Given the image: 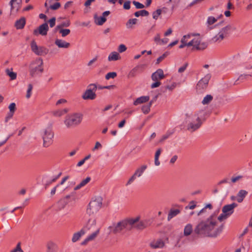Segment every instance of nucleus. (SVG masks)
I'll return each instance as SVG.
<instances>
[{
  "label": "nucleus",
  "instance_id": "obj_1",
  "mask_svg": "<svg viewBox=\"0 0 252 252\" xmlns=\"http://www.w3.org/2000/svg\"><path fill=\"white\" fill-rule=\"evenodd\" d=\"M139 217L135 218H126L124 219L113 226H110L108 228L110 233L114 234H124L127 231L131 230L133 228L142 230L148 226V222L146 220L139 221Z\"/></svg>",
  "mask_w": 252,
  "mask_h": 252
},
{
  "label": "nucleus",
  "instance_id": "obj_2",
  "mask_svg": "<svg viewBox=\"0 0 252 252\" xmlns=\"http://www.w3.org/2000/svg\"><path fill=\"white\" fill-rule=\"evenodd\" d=\"M217 223L216 215L212 214L206 220L200 221L196 226L194 233L203 237H216L222 232L223 228V225L221 224L214 230Z\"/></svg>",
  "mask_w": 252,
  "mask_h": 252
},
{
  "label": "nucleus",
  "instance_id": "obj_3",
  "mask_svg": "<svg viewBox=\"0 0 252 252\" xmlns=\"http://www.w3.org/2000/svg\"><path fill=\"white\" fill-rule=\"evenodd\" d=\"M206 112L201 110L195 113L194 115L186 114V122L188 123L187 129L194 132L200 127L203 122L205 121V116Z\"/></svg>",
  "mask_w": 252,
  "mask_h": 252
},
{
  "label": "nucleus",
  "instance_id": "obj_4",
  "mask_svg": "<svg viewBox=\"0 0 252 252\" xmlns=\"http://www.w3.org/2000/svg\"><path fill=\"white\" fill-rule=\"evenodd\" d=\"M83 115L81 113H74L66 116L64 124L68 128H73L79 126L82 122Z\"/></svg>",
  "mask_w": 252,
  "mask_h": 252
},
{
  "label": "nucleus",
  "instance_id": "obj_5",
  "mask_svg": "<svg viewBox=\"0 0 252 252\" xmlns=\"http://www.w3.org/2000/svg\"><path fill=\"white\" fill-rule=\"evenodd\" d=\"M102 206V199L98 197L94 200H92L89 203L87 209V214L89 216L96 214Z\"/></svg>",
  "mask_w": 252,
  "mask_h": 252
},
{
  "label": "nucleus",
  "instance_id": "obj_6",
  "mask_svg": "<svg viewBox=\"0 0 252 252\" xmlns=\"http://www.w3.org/2000/svg\"><path fill=\"white\" fill-rule=\"evenodd\" d=\"M54 136L51 126H48L44 129L42 134L44 147H48L53 143Z\"/></svg>",
  "mask_w": 252,
  "mask_h": 252
},
{
  "label": "nucleus",
  "instance_id": "obj_7",
  "mask_svg": "<svg viewBox=\"0 0 252 252\" xmlns=\"http://www.w3.org/2000/svg\"><path fill=\"white\" fill-rule=\"evenodd\" d=\"M43 60L39 58L36 60L30 67V75L34 77L38 74L41 73L43 71Z\"/></svg>",
  "mask_w": 252,
  "mask_h": 252
},
{
  "label": "nucleus",
  "instance_id": "obj_8",
  "mask_svg": "<svg viewBox=\"0 0 252 252\" xmlns=\"http://www.w3.org/2000/svg\"><path fill=\"white\" fill-rule=\"evenodd\" d=\"M211 77L210 74H207L204 77L200 80L196 86V92L197 94L203 93L207 88L209 81Z\"/></svg>",
  "mask_w": 252,
  "mask_h": 252
},
{
  "label": "nucleus",
  "instance_id": "obj_9",
  "mask_svg": "<svg viewBox=\"0 0 252 252\" xmlns=\"http://www.w3.org/2000/svg\"><path fill=\"white\" fill-rule=\"evenodd\" d=\"M96 90V85L95 84H91L89 85L87 87V89L82 95V98L85 100L94 99L96 96L95 93Z\"/></svg>",
  "mask_w": 252,
  "mask_h": 252
},
{
  "label": "nucleus",
  "instance_id": "obj_10",
  "mask_svg": "<svg viewBox=\"0 0 252 252\" xmlns=\"http://www.w3.org/2000/svg\"><path fill=\"white\" fill-rule=\"evenodd\" d=\"M31 47L32 51L38 56H45L49 52V50L47 48L43 46H38L34 40L31 42Z\"/></svg>",
  "mask_w": 252,
  "mask_h": 252
},
{
  "label": "nucleus",
  "instance_id": "obj_11",
  "mask_svg": "<svg viewBox=\"0 0 252 252\" xmlns=\"http://www.w3.org/2000/svg\"><path fill=\"white\" fill-rule=\"evenodd\" d=\"M70 197V195H67L64 197L60 199L58 202L53 205V210L55 211L58 212L64 209L66 205L68 203V200Z\"/></svg>",
  "mask_w": 252,
  "mask_h": 252
},
{
  "label": "nucleus",
  "instance_id": "obj_12",
  "mask_svg": "<svg viewBox=\"0 0 252 252\" xmlns=\"http://www.w3.org/2000/svg\"><path fill=\"white\" fill-rule=\"evenodd\" d=\"M146 165H143L141 167L138 168L135 171L133 175L129 178L126 184V186L130 185L136 179V177H140L147 169Z\"/></svg>",
  "mask_w": 252,
  "mask_h": 252
},
{
  "label": "nucleus",
  "instance_id": "obj_13",
  "mask_svg": "<svg viewBox=\"0 0 252 252\" xmlns=\"http://www.w3.org/2000/svg\"><path fill=\"white\" fill-rule=\"evenodd\" d=\"M193 49L195 48L197 50H204L206 49L208 44L206 42H201V40L199 37L197 38L192 39Z\"/></svg>",
  "mask_w": 252,
  "mask_h": 252
},
{
  "label": "nucleus",
  "instance_id": "obj_14",
  "mask_svg": "<svg viewBox=\"0 0 252 252\" xmlns=\"http://www.w3.org/2000/svg\"><path fill=\"white\" fill-rule=\"evenodd\" d=\"M96 219L94 218H91L89 219L86 224L82 229H84V230H94L96 227Z\"/></svg>",
  "mask_w": 252,
  "mask_h": 252
},
{
  "label": "nucleus",
  "instance_id": "obj_15",
  "mask_svg": "<svg viewBox=\"0 0 252 252\" xmlns=\"http://www.w3.org/2000/svg\"><path fill=\"white\" fill-rule=\"evenodd\" d=\"M146 64H140L137 65L130 71L128 74L129 77H134L137 73L143 72L144 70Z\"/></svg>",
  "mask_w": 252,
  "mask_h": 252
},
{
  "label": "nucleus",
  "instance_id": "obj_16",
  "mask_svg": "<svg viewBox=\"0 0 252 252\" xmlns=\"http://www.w3.org/2000/svg\"><path fill=\"white\" fill-rule=\"evenodd\" d=\"M238 205L236 203L224 205L222 208V211L223 213L228 214V216H230L234 212V209Z\"/></svg>",
  "mask_w": 252,
  "mask_h": 252
},
{
  "label": "nucleus",
  "instance_id": "obj_17",
  "mask_svg": "<svg viewBox=\"0 0 252 252\" xmlns=\"http://www.w3.org/2000/svg\"><path fill=\"white\" fill-rule=\"evenodd\" d=\"M70 25V22L68 20H65L58 24L56 27V30L59 32H70L69 29H64V27H68Z\"/></svg>",
  "mask_w": 252,
  "mask_h": 252
},
{
  "label": "nucleus",
  "instance_id": "obj_18",
  "mask_svg": "<svg viewBox=\"0 0 252 252\" xmlns=\"http://www.w3.org/2000/svg\"><path fill=\"white\" fill-rule=\"evenodd\" d=\"M22 0H11L9 4L11 6V11L17 12L21 7Z\"/></svg>",
  "mask_w": 252,
  "mask_h": 252
},
{
  "label": "nucleus",
  "instance_id": "obj_19",
  "mask_svg": "<svg viewBox=\"0 0 252 252\" xmlns=\"http://www.w3.org/2000/svg\"><path fill=\"white\" fill-rule=\"evenodd\" d=\"M229 32H218V33L212 38L214 42H220L223 39L229 36Z\"/></svg>",
  "mask_w": 252,
  "mask_h": 252
},
{
  "label": "nucleus",
  "instance_id": "obj_20",
  "mask_svg": "<svg viewBox=\"0 0 252 252\" xmlns=\"http://www.w3.org/2000/svg\"><path fill=\"white\" fill-rule=\"evenodd\" d=\"M195 34H188V35H184L182 39H181V44L179 46V48H183L184 47L187 46H192V39L190 40L189 42H187V41H185V39L187 38H190L191 36H194Z\"/></svg>",
  "mask_w": 252,
  "mask_h": 252
},
{
  "label": "nucleus",
  "instance_id": "obj_21",
  "mask_svg": "<svg viewBox=\"0 0 252 252\" xmlns=\"http://www.w3.org/2000/svg\"><path fill=\"white\" fill-rule=\"evenodd\" d=\"M165 245L164 242L161 239H158L152 241L150 244V246L153 249L162 248Z\"/></svg>",
  "mask_w": 252,
  "mask_h": 252
},
{
  "label": "nucleus",
  "instance_id": "obj_22",
  "mask_svg": "<svg viewBox=\"0 0 252 252\" xmlns=\"http://www.w3.org/2000/svg\"><path fill=\"white\" fill-rule=\"evenodd\" d=\"M164 77L163 71L161 69H158L152 75V79L154 81L161 80Z\"/></svg>",
  "mask_w": 252,
  "mask_h": 252
},
{
  "label": "nucleus",
  "instance_id": "obj_23",
  "mask_svg": "<svg viewBox=\"0 0 252 252\" xmlns=\"http://www.w3.org/2000/svg\"><path fill=\"white\" fill-rule=\"evenodd\" d=\"M221 17H222V14H220V16H218L216 17L212 16H209L206 21V25L207 27H210V29H211L212 27H211V26L216 23Z\"/></svg>",
  "mask_w": 252,
  "mask_h": 252
},
{
  "label": "nucleus",
  "instance_id": "obj_24",
  "mask_svg": "<svg viewBox=\"0 0 252 252\" xmlns=\"http://www.w3.org/2000/svg\"><path fill=\"white\" fill-rule=\"evenodd\" d=\"M85 233L86 231L84 230V229H81L79 231L74 233L71 240L72 242L75 243L78 241L81 237Z\"/></svg>",
  "mask_w": 252,
  "mask_h": 252
},
{
  "label": "nucleus",
  "instance_id": "obj_25",
  "mask_svg": "<svg viewBox=\"0 0 252 252\" xmlns=\"http://www.w3.org/2000/svg\"><path fill=\"white\" fill-rule=\"evenodd\" d=\"M150 99L149 96H142L136 99L133 102V105L135 106L138 105L148 102Z\"/></svg>",
  "mask_w": 252,
  "mask_h": 252
},
{
  "label": "nucleus",
  "instance_id": "obj_26",
  "mask_svg": "<svg viewBox=\"0 0 252 252\" xmlns=\"http://www.w3.org/2000/svg\"><path fill=\"white\" fill-rule=\"evenodd\" d=\"M247 194L248 191H247L245 190L241 189L240 190H239L237 195V201L239 203H241Z\"/></svg>",
  "mask_w": 252,
  "mask_h": 252
},
{
  "label": "nucleus",
  "instance_id": "obj_27",
  "mask_svg": "<svg viewBox=\"0 0 252 252\" xmlns=\"http://www.w3.org/2000/svg\"><path fill=\"white\" fill-rule=\"evenodd\" d=\"M55 43L59 48H67L70 46L69 43L63 41L61 39H57L55 40Z\"/></svg>",
  "mask_w": 252,
  "mask_h": 252
},
{
  "label": "nucleus",
  "instance_id": "obj_28",
  "mask_svg": "<svg viewBox=\"0 0 252 252\" xmlns=\"http://www.w3.org/2000/svg\"><path fill=\"white\" fill-rule=\"evenodd\" d=\"M26 24V19L24 17H22L19 20H17L15 24V26L17 29L20 30L23 29Z\"/></svg>",
  "mask_w": 252,
  "mask_h": 252
},
{
  "label": "nucleus",
  "instance_id": "obj_29",
  "mask_svg": "<svg viewBox=\"0 0 252 252\" xmlns=\"http://www.w3.org/2000/svg\"><path fill=\"white\" fill-rule=\"evenodd\" d=\"M121 58L120 55L116 52H113L109 55L108 60L109 61H117Z\"/></svg>",
  "mask_w": 252,
  "mask_h": 252
},
{
  "label": "nucleus",
  "instance_id": "obj_30",
  "mask_svg": "<svg viewBox=\"0 0 252 252\" xmlns=\"http://www.w3.org/2000/svg\"><path fill=\"white\" fill-rule=\"evenodd\" d=\"M193 231L192 226L191 224H188L184 228V235L185 236H188L191 234Z\"/></svg>",
  "mask_w": 252,
  "mask_h": 252
},
{
  "label": "nucleus",
  "instance_id": "obj_31",
  "mask_svg": "<svg viewBox=\"0 0 252 252\" xmlns=\"http://www.w3.org/2000/svg\"><path fill=\"white\" fill-rule=\"evenodd\" d=\"M180 213V210L179 209H171L168 213L167 220H170L174 217H175Z\"/></svg>",
  "mask_w": 252,
  "mask_h": 252
},
{
  "label": "nucleus",
  "instance_id": "obj_32",
  "mask_svg": "<svg viewBox=\"0 0 252 252\" xmlns=\"http://www.w3.org/2000/svg\"><path fill=\"white\" fill-rule=\"evenodd\" d=\"M48 30V26L46 23H43L40 25L38 29L35 30L34 32H47Z\"/></svg>",
  "mask_w": 252,
  "mask_h": 252
},
{
  "label": "nucleus",
  "instance_id": "obj_33",
  "mask_svg": "<svg viewBox=\"0 0 252 252\" xmlns=\"http://www.w3.org/2000/svg\"><path fill=\"white\" fill-rule=\"evenodd\" d=\"M94 18L95 23L98 25H102L106 21V18L102 16L95 17Z\"/></svg>",
  "mask_w": 252,
  "mask_h": 252
},
{
  "label": "nucleus",
  "instance_id": "obj_34",
  "mask_svg": "<svg viewBox=\"0 0 252 252\" xmlns=\"http://www.w3.org/2000/svg\"><path fill=\"white\" fill-rule=\"evenodd\" d=\"M213 99V97L211 94H207L205 96L203 100L202 101V103L203 105L208 104Z\"/></svg>",
  "mask_w": 252,
  "mask_h": 252
},
{
  "label": "nucleus",
  "instance_id": "obj_35",
  "mask_svg": "<svg viewBox=\"0 0 252 252\" xmlns=\"http://www.w3.org/2000/svg\"><path fill=\"white\" fill-rule=\"evenodd\" d=\"M149 14V12L146 10H141L134 13V15L137 17H138L140 16H147Z\"/></svg>",
  "mask_w": 252,
  "mask_h": 252
},
{
  "label": "nucleus",
  "instance_id": "obj_36",
  "mask_svg": "<svg viewBox=\"0 0 252 252\" xmlns=\"http://www.w3.org/2000/svg\"><path fill=\"white\" fill-rule=\"evenodd\" d=\"M6 74L9 76L11 80H15L17 77V74L15 72L11 71L10 69H6L5 70Z\"/></svg>",
  "mask_w": 252,
  "mask_h": 252
},
{
  "label": "nucleus",
  "instance_id": "obj_37",
  "mask_svg": "<svg viewBox=\"0 0 252 252\" xmlns=\"http://www.w3.org/2000/svg\"><path fill=\"white\" fill-rule=\"evenodd\" d=\"M152 105H151L149 103H148L147 105H145L142 106L141 108V110L143 112V113L145 114H147L149 113L150 111V108Z\"/></svg>",
  "mask_w": 252,
  "mask_h": 252
},
{
  "label": "nucleus",
  "instance_id": "obj_38",
  "mask_svg": "<svg viewBox=\"0 0 252 252\" xmlns=\"http://www.w3.org/2000/svg\"><path fill=\"white\" fill-rule=\"evenodd\" d=\"M100 228H97L94 232L88 236L90 241L94 240L99 233Z\"/></svg>",
  "mask_w": 252,
  "mask_h": 252
},
{
  "label": "nucleus",
  "instance_id": "obj_39",
  "mask_svg": "<svg viewBox=\"0 0 252 252\" xmlns=\"http://www.w3.org/2000/svg\"><path fill=\"white\" fill-rule=\"evenodd\" d=\"M169 53L168 52H165L161 56L158 57L156 62V64H159L162 61H163L166 57H167L169 55Z\"/></svg>",
  "mask_w": 252,
  "mask_h": 252
},
{
  "label": "nucleus",
  "instance_id": "obj_40",
  "mask_svg": "<svg viewBox=\"0 0 252 252\" xmlns=\"http://www.w3.org/2000/svg\"><path fill=\"white\" fill-rule=\"evenodd\" d=\"M117 76V73L115 72H110L105 75V79L109 80L110 78H114Z\"/></svg>",
  "mask_w": 252,
  "mask_h": 252
},
{
  "label": "nucleus",
  "instance_id": "obj_41",
  "mask_svg": "<svg viewBox=\"0 0 252 252\" xmlns=\"http://www.w3.org/2000/svg\"><path fill=\"white\" fill-rule=\"evenodd\" d=\"M32 88H33V87H32V84H29L28 85V88L27 94H26V97L27 98H29L31 97Z\"/></svg>",
  "mask_w": 252,
  "mask_h": 252
},
{
  "label": "nucleus",
  "instance_id": "obj_42",
  "mask_svg": "<svg viewBox=\"0 0 252 252\" xmlns=\"http://www.w3.org/2000/svg\"><path fill=\"white\" fill-rule=\"evenodd\" d=\"M177 86L176 83H173L171 85H167L164 88H162L164 90L163 91V92H164L166 90L168 89L170 91L173 90Z\"/></svg>",
  "mask_w": 252,
  "mask_h": 252
},
{
  "label": "nucleus",
  "instance_id": "obj_43",
  "mask_svg": "<svg viewBox=\"0 0 252 252\" xmlns=\"http://www.w3.org/2000/svg\"><path fill=\"white\" fill-rule=\"evenodd\" d=\"M161 13V10L158 9L153 13V18L157 20Z\"/></svg>",
  "mask_w": 252,
  "mask_h": 252
},
{
  "label": "nucleus",
  "instance_id": "obj_44",
  "mask_svg": "<svg viewBox=\"0 0 252 252\" xmlns=\"http://www.w3.org/2000/svg\"><path fill=\"white\" fill-rule=\"evenodd\" d=\"M22 252V250L21 249L20 242L18 243L16 247L14 249H13L12 250L10 251V252Z\"/></svg>",
  "mask_w": 252,
  "mask_h": 252
},
{
  "label": "nucleus",
  "instance_id": "obj_45",
  "mask_svg": "<svg viewBox=\"0 0 252 252\" xmlns=\"http://www.w3.org/2000/svg\"><path fill=\"white\" fill-rule=\"evenodd\" d=\"M22 252V250L21 249L20 242L18 243L16 247L14 249H13L12 250L10 251V252Z\"/></svg>",
  "mask_w": 252,
  "mask_h": 252
},
{
  "label": "nucleus",
  "instance_id": "obj_46",
  "mask_svg": "<svg viewBox=\"0 0 252 252\" xmlns=\"http://www.w3.org/2000/svg\"><path fill=\"white\" fill-rule=\"evenodd\" d=\"M137 21V20L135 18L129 19L126 23V27L127 28L131 27L132 26V25L136 24Z\"/></svg>",
  "mask_w": 252,
  "mask_h": 252
},
{
  "label": "nucleus",
  "instance_id": "obj_47",
  "mask_svg": "<svg viewBox=\"0 0 252 252\" xmlns=\"http://www.w3.org/2000/svg\"><path fill=\"white\" fill-rule=\"evenodd\" d=\"M228 214H226V213H223L222 212V214H221L219 216V217L218 218V220L220 221H222L223 220H225L227 218H228Z\"/></svg>",
  "mask_w": 252,
  "mask_h": 252
},
{
  "label": "nucleus",
  "instance_id": "obj_48",
  "mask_svg": "<svg viewBox=\"0 0 252 252\" xmlns=\"http://www.w3.org/2000/svg\"><path fill=\"white\" fill-rule=\"evenodd\" d=\"M8 108L9 109V112L15 113L16 110V104L14 102L10 103L8 106Z\"/></svg>",
  "mask_w": 252,
  "mask_h": 252
},
{
  "label": "nucleus",
  "instance_id": "obj_49",
  "mask_svg": "<svg viewBox=\"0 0 252 252\" xmlns=\"http://www.w3.org/2000/svg\"><path fill=\"white\" fill-rule=\"evenodd\" d=\"M61 7V4L60 2H56L54 4L51 5L50 8L52 10H57Z\"/></svg>",
  "mask_w": 252,
  "mask_h": 252
},
{
  "label": "nucleus",
  "instance_id": "obj_50",
  "mask_svg": "<svg viewBox=\"0 0 252 252\" xmlns=\"http://www.w3.org/2000/svg\"><path fill=\"white\" fill-rule=\"evenodd\" d=\"M132 3L135 6L137 9H142L144 7V5L143 4L138 1H133Z\"/></svg>",
  "mask_w": 252,
  "mask_h": 252
},
{
  "label": "nucleus",
  "instance_id": "obj_51",
  "mask_svg": "<svg viewBox=\"0 0 252 252\" xmlns=\"http://www.w3.org/2000/svg\"><path fill=\"white\" fill-rule=\"evenodd\" d=\"M223 32L233 31L236 30L235 28L232 26H227L222 29Z\"/></svg>",
  "mask_w": 252,
  "mask_h": 252
},
{
  "label": "nucleus",
  "instance_id": "obj_52",
  "mask_svg": "<svg viewBox=\"0 0 252 252\" xmlns=\"http://www.w3.org/2000/svg\"><path fill=\"white\" fill-rule=\"evenodd\" d=\"M251 76L252 77V76L250 74H242L240 75L237 80L236 81L235 84H237L236 82H237L239 80H244L247 78L248 77Z\"/></svg>",
  "mask_w": 252,
  "mask_h": 252
},
{
  "label": "nucleus",
  "instance_id": "obj_53",
  "mask_svg": "<svg viewBox=\"0 0 252 252\" xmlns=\"http://www.w3.org/2000/svg\"><path fill=\"white\" fill-rule=\"evenodd\" d=\"M91 181V178L90 177H87L85 179L83 180L81 182V186L82 185L83 187L88 184Z\"/></svg>",
  "mask_w": 252,
  "mask_h": 252
},
{
  "label": "nucleus",
  "instance_id": "obj_54",
  "mask_svg": "<svg viewBox=\"0 0 252 252\" xmlns=\"http://www.w3.org/2000/svg\"><path fill=\"white\" fill-rule=\"evenodd\" d=\"M173 132H167L165 134L162 136L161 139H160V141L162 142L167 139L172 134Z\"/></svg>",
  "mask_w": 252,
  "mask_h": 252
},
{
  "label": "nucleus",
  "instance_id": "obj_55",
  "mask_svg": "<svg viewBox=\"0 0 252 252\" xmlns=\"http://www.w3.org/2000/svg\"><path fill=\"white\" fill-rule=\"evenodd\" d=\"M126 46L124 44H121L118 48V51L120 53H122L126 51Z\"/></svg>",
  "mask_w": 252,
  "mask_h": 252
},
{
  "label": "nucleus",
  "instance_id": "obj_56",
  "mask_svg": "<svg viewBox=\"0 0 252 252\" xmlns=\"http://www.w3.org/2000/svg\"><path fill=\"white\" fill-rule=\"evenodd\" d=\"M130 8V1L127 0L124 4V8L126 10L129 9Z\"/></svg>",
  "mask_w": 252,
  "mask_h": 252
},
{
  "label": "nucleus",
  "instance_id": "obj_57",
  "mask_svg": "<svg viewBox=\"0 0 252 252\" xmlns=\"http://www.w3.org/2000/svg\"><path fill=\"white\" fill-rule=\"evenodd\" d=\"M50 26L51 27H53L55 25L56 22V18L55 17H53L51 19H50L48 21Z\"/></svg>",
  "mask_w": 252,
  "mask_h": 252
},
{
  "label": "nucleus",
  "instance_id": "obj_58",
  "mask_svg": "<svg viewBox=\"0 0 252 252\" xmlns=\"http://www.w3.org/2000/svg\"><path fill=\"white\" fill-rule=\"evenodd\" d=\"M188 65V63H186L183 66L180 67L178 69V72L182 73L187 68V67Z\"/></svg>",
  "mask_w": 252,
  "mask_h": 252
},
{
  "label": "nucleus",
  "instance_id": "obj_59",
  "mask_svg": "<svg viewBox=\"0 0 252 252\" xmlns=\"http://www.w3.org/2000/svg\"><path fill=\"white\" fill-rule=\"evenodd\" d=\"M14 113H13V112H9L6 117H5V122L6 123L8 121V120L9 119H10L11 118H12L13 115H14Z\"/></svg>",
  "mask_w": 252,
  "mask_h": 252
},
{
  "label": "nucleus",
  "instance_id": "obj_60",
  "mask_svg": "<svg viewBox=\"0 0 252 252\" xmlns=\"http://www.w3.org/2000/svg\"><path fill=\"white\" fill-rule=\"evenodd\" d=\"M98 58V56H95V57L93 58L92 60H91L88 63V66H91L93 63H94L95 62H96Z\"/></svg>",
  "mask_w": 252,
  "mask_h": 252
},
{
  "label": "nucleus",
  "instance_id": "obj_61",
  "mask_svg": "<svg viewBox=\"0 0 252 252\" xmlns=\"http://www.w3.org/2000/svg\"><path fill=\"white\" fill-rule=\"evenodd\" d=\"M196 207V205L195 204V202L193 201H191L189 202V206H187L186 208H189L190 209H193Z\"/></svg>",
  "mask_w": 252,
  "mask_h": 252
},
{
  "label": "nucleus",
  "instance_id": "obj_62",
  "mask_svg": "<svg viewBox=\"0 0 252 252\" xmlns=\"http://www.w3.org/2000/svg\"><path fill=\"white\" fill-rule=\"evenodd\" d=\"M161 84V83L159 81H157V82L153 83L151 85L152 88H155L159 87Z\"/></svg>",
  "mask_w": 252,
  "mask_h": 252
},
{
  "label": "nucleus",
  "instance_id": "obj_63",
  "mask_svg": "<svg viewBox=\"0 0 252 252\" xmlns=\"http://www.w3.org/2000/svg\"><path fill=\"white\" fill-rule=\"evenodd\" d=\"M241 178H242V176H236V177H232L231 178V182L232 183H235L237 181H238L239 179H240Z\"/></svg>",
  "mask_w": 252,
  "mask_h": 252
},
{
  "label": "nucleus",
  "instance_id": "obj_64",
  "mask_svg": "<svg viewBox=\"0 0 252 252\" xmlns=\"http://www.w3.org/2000/svg\"><path fill=\"white\" fill-rule=\"evenodd\" d=\"M161 151H162L161 149V148H158L157 150V151H156V152L155 153V158H159V156H160V154L161 153Z\"/></svg>",
  "mask_w": 252,
  "mask_h": 252
}]
</instances>
